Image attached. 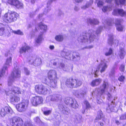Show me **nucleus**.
<instances>
[{
	"label": "nucleus",
	"mask_w": 126,
	"mask_h": 126,
	"mask_svg": "<svg viewBox=\"0 0 126 126\" xmlns=\"http://www.w3.org/2000/svg\"><path fill=\"white\" fill-rule=\"evenodd\" d=\"M95 33L93 30H88L83 32L78 37V40L80 42L90 43L93 42L96 38V36L94 34Z\"/></svg>",
	"instance_id": "nucleus-1"
},
{
	"label": "nucleus",
	"mask_w": 126,
	"mask_h": 126,
	"mask_svg": "<svg viewBox=\"0 0 126 126\" xmlns=\"http://www.w3.org/2000/svg\"><path fill=\"white\" fill-rule=\"evenodd\" d=\"M18 16V14L15 12L9 11L3 16L2 20L7 23H10L16 21Z\"/></svg>",
	"instance_id": "nucleus-2"
},
{
	"label": "nucleus",
	"mask_w": 126,
	"mask_h": 126,
	"mask_svg": "<svg viewBox=\"0 0 126 126\" xmlns=\"http://www.w3.org/2000/svg\"><path fill=\"white\" fill-rule=\"evenodd\" d=\"M20 76V71L18 67H15L11 75L9 77L8 80V85H10L13 83L16 78H19Z\"/></svg>",
	"instance_id": "nucleus-3"
},
{
	"label": "nucleus",
	"mask_w": 126,
	"mask_h": 126,
	"mask_svg": "<svg viewBox=\"0 0 126 126\" xmlns=\"http://www.w3.org/2000/svg\"><path fill=\"white\" fill-rule=\"evenodd\" d=\"M109 87V84L108 82L104 81L103 85L101 90L97 89L94 90L92 93V95H96L98 97L103 94L105 90H106Z\"/></svg>",
	"instance_id": "nucleus-4"
},
{
	"label": "nucleus",
	"mask_w": 126,
	"mask_h": 126,
	"mask_svg": "<svg viewBox=\"0 0 126 126\" xmlns=\"http://www.w3.org/2000/svg\"><path fill=\"white\" fill-rule=\"evenodd\" d=\"M107 62L105 60H101L100 63L97 66V69L95 71H94V77H96L97 76V74L100 70V72L102 73L104 72L106 68H107L108 65L107 63Z\"/></svg>",
	"instance_id": "nucleus-5"
},
{
	"label": "nucleus",
	"mask_w": 126,
	"mask_h": 126,
	"mask_svg": "<svg viewBox=\"0 0 126 126\" xmlns=\"http://www.w3.org/2000/svg\"><path fill=\"white\" fill-rule=\"evenodd\" d=\"M29 102V100H23L21 102L16 105V108L19 112L24 111L27 109Z\"/></svg>",
	"instance_id": "nucleus-6"
},
{
	"label": "nucleus",
	"mask_w": 126,
	"mask_h": 126,
	"mask_svg": "<svg viewBox=\"0 0 126 126\" xmlns=\"http://www.w3.org/2000/svg\"><path fill=\"white\" fill-rule=\"evenodd\" d=\"M9 121L10 124L12 126H22L23 125L22 119L18 117H13Z\"/></svg>",
	"instance_id": "nucleus-7"
},
{
	"label": "nucleus",
	"mask_w": 126,
	"mask_h": 126,
	"mask_svg": "<svg viewBox=\"0 0 126 126\" xmlns=\"http://www.w3.org/2000/svg\"><path fill=\"white\" fill-rule=\"evenodd\" d=\"M35 88L36 92L40 94L46 95L49 91L47 87L43 85H36Z\"/></svg>",
	"instance_id": "nucleus-8"
},
{
	"label": "nucleus",
	"mask_w": 126,
	"mask_h": 126,
	"mask_svg": "<svg viewBox=\"0 0 126 126\" xmlns=\"http://www.w3.org/2000/svg\"><path fill=\"white\" fill-rule=\"evenodd\" d=\"M65 103L67 105H69L71 107L75 109H77L79 107L78 104L75 99L70 97H67L65 98Z\"/></svg>",
	"instance_id": "nucleus-9"
},
{
	"label": "nucleus",
	"mask_w": 126,
	"mask_h": 126,
	"mask_svg": "<svg viewBox=\"0 0 126 126\" xmlns=\"http://www.w3.org/2000/svg\"><path fill=\"white\" fill-rule=\"evenodd\" d=\"M11 57H10L7 59L2 70L0 71V79L4 75L6 71H7V68L11 65Z\"/></svg>",
	"instance_id": "nucleus-10"
},
{
	"label": "nucleus",
	"mask_w": 126,
	"mask_h": 126,
	"mask_svg": "<svg viewBox=\"0 0 126 126\" xmlns=\"http://www.w3.org/2000/svg\"><path fill=\"white\" fill-rule=\"evenodd\" d=\"M48 79L49 80V81H48L46 78H44L43 80V82L51 87L54 88H56L57 85V80L58 79L57 77V78Z\"/></svg>",
	"instance_id": "nucleus-11"
},
{
	"label": "nucleus",
	"mask_w": 126,
	"mask_h": 126,
	"mask_svg": "<svg viewBox=\"0 0 126 126\" xmlns=\"http://www.w3.org/2000/svg\"><path fill=\"white\" fill-rule=\"evenodd\" d=\"M118 106L115 104L112 101L107 108V111L109 113L112 111L116 112L118 110H122V109L121 108L118 109Z\"/></svg>",
	"instance_id": "nucleus-12"
},
{
	"label": "nucleus",
	"mask_w": 126,
	"mask_h": 126,
	"mask_svg": "<svg viewBox=\"0 0 126 126\" xmlns=\"http://www.w3.org/2000/svg\"><path fill=\"white\" fill-rule=\"evenodd\" d=\"M43 101V98L39 96H36L32 97L31 101L32 104L34 106H37L42 103Z\"/></svg>",
	"instance_id": "nucleus-13"
},
{
	"label": "nucleus",
	"mask_w": 126,
	"mask_h": 126,
	"mask_svg": "<svg viewBox=\"0 0 126 126\" xmlns=\"http://www.w3.org/2000/svg\"><path fill=\"white\" fill-rule=\"evenodd\" d=\"M12 83L10 85H8L9 86V91H8L7 94L11 95V94H13L15 93L17 94H21L20 89L18 87H16L14 86H12Z\"/></svg>",
	"instance_id": "nucleus-14"
},
{
	"label": "nucleus",
	"mask_w": 126,
	"mask_h": 126,
	"mask_svg": "<svg viewBox=\"0 0 126 126\" xmlns=\"http://www.w3.org/2000/svg\"><path fill=\"white\" fill-rule=\"evenodd\" d=\"M61 96L58 94H52L47 97V100H50L51 101H57L61 99Z\"/></svg>",
	"instance_id": "nucleus-15"
},
{
	"label": "nucleus",
	"mask_w": 126,
	"mask_h": 126,
	"mask_svg": "<svg viewBox=\"0 0 126 126\" xmlns=\"http://www.w3.org/2000/svg\"><path fill=\"white\" fill-rule=\"evenodd\" d=\"M87 92L85 91H76L74 93V95L77 98H84L85 96L86 95Z\"/></svg>",
	"instance_id": "nucleus-16"
},
{
	"label": "nucleus",
	"mask_w": 126,
	"mask_h": 126,
	"mask_svg": "<svg viewBox=\"0 0 126 126\" xmlns=\"http://www.w3.org/2000/svg\"><path fill=\"white\" fill-rule=\"evenodd\" d=\"M13 111L10 107H5L2 108L1 110L0 114L2 116H4L6 114L10 113L12 114Z\"/></svg>",
	"instance_id": "nucleus-17"
},
{
	"label": "nucleus",
	"mask_w": 126,
	"mask_h": 126,
	"mask_svg": "<svg viewBox=\"0 0 126 126\" xmlns=\"http://www.w3.org/2000/svg\"><path fill=\"white\" fill-rule=\"evenodd\" d=\"M112 14L114 15H119L121 16H126V12L122 9H115L113 10Z\"/></svg>",
	"instance_id": "nucleus-18"
},
{
	"label": "nucleus",
	"mask_w": 126,
	"mask_h": 126,
	"mask_svg": "<svg viewBox=\"0 0 126 126\" xmlns=\"http://www.w3.org/2000/svg\"><path fill=\"white\" fill-rule=\"evenodd\" d=\"M57 75L56 71L55 70H51L49 71L47 74L48 79L57 78Z\"/></svg>",
	"instance_id": "nucleus-19"
},
{
	"label": "nucleus",
	"mask_w": 126,
	"mask_h": 126,
	"mask_svg": "<svg viewBox=\"0 0 126 126\" xmlns=\"http://www.w3.org/2000/svg\"><path fill=\"white\" fill-rule=\"evenodd\" d=\"M59 108L61 110L62 112L64 114L68 115L70 113L69 109L66 107L64 106L62 104H59L58 106Z\"/></svg>",
	"instance_id": "nucleus-20"
},
{
	"label": "nucleus",
	"mask_w": 126,
	"mask_h": 126,
	"mask_svg": "<svg viewBox=\"0 0 126 126\" xmlns=\"http://www.w3.org/2000/svg\"><path fill=\"white\" fill-rule=\"evenodd\" d=\"M75 79L71 78L67 79L66 82V85L68 87L70 88L74 87Z\"/></svg>",
	"instance_id": "nucleus-21"
},
{
	"label": "nucleus",
	"mask_w": 126,
	"mask_h": 126,
	"mask_svg": "<svg viewBox=\"0 0 126 126\" xmlns=\"http://www.w3.org/2000/svg\"><path fill=\"white\" fill-rule=\"evenodd\" d=\"M121 20L119 19H116L115 21V24L116 25V29L119 31H122L123 28V27L120 24Z\"/></svg>",
	"instance_id": "nucleus-22"
},
{
	"label": "nucleus",
	"mask_w": 126,
	"mask_h": 126,
	"mask_svg": "<svg viewBox=\"0 0 126 126\" xmlns=\"http://www.w3.org/2000/svg\"><path fill=\"white\" fill-rule=\"evenodd\" d=\"M71 53V51L64 49L61 52V55L63 57L66 59H67L66 57L69 56Z\"/></svg>",
	"instance_id": "nucleus-23"
},
{
	"label": "nucleus",
	"mask_w": 126,
	"mask_h": 126,
	"mask_svg": "<svg viewBox=\"0 0 126 126\" xmlns=\"http://www.w3.org/2000/svg\"><path fill=\"white\" fill-rule=\"evenodd\" d=\"M113 36H109V38L108 39V43L110 45H111L113 44H114L116 46H117L119 42V41L117 40H115L113 41Z\"/></svg>",
	"instance_id": "nucleus-24"
},
{
	"label": "nucleus",
	"mask_w": 126,
	"mask_h": 126,
	"mask_svg": "<svg viewBox=\"0 0 126 126\" xmlns=\"http://www.w3.org/2000/svg\"><path fill=\"white\" fill-rule=\"evenodd\" d=\"M10 96V100L12 103L17 102L20 101V98L15 95L14 94L9 95Z\"/></svg>",
	"instance_id": "nucleus-25"
},
{
	"label": "nucleus",
	"mask_w": 126,
	"mask_h": 126,
	"mask_svg": "<svg viewBox=\"0 0 126 126\" xmlns=\"http://www.w3.org/2000/svg\"><path fill=\"white\" fill-rule=\"evenodd\" d=\"M103 116L102 111L101 110L98 111L95 120V121L96 122L100 120L102 121L103 120Z\"/></svg>",
	"instance_id": "nucleus-26"
},
{
	"label": "nucleus",
	"mask_w": 126,
	"mask_h": 126,
	"mask_svg": "<svg viewBox=\"0 0 126 126\" xmlns=\"http://www.w3.org/2000/svg\"><path fill=\"white\" fill-rule=\"evenodd\" d=\"M38 27H39L41 30L43 31V32H41V34H43L44 32H45L47 30V26L42 22L38 24Z\"/></svg>",
	"instance_id": "nucleus-27"
},
{
	"label": "nucleus",
	"mask_w": 126,
	"mask_h": 126,
	"mask_svg": "<svg viewBox=\"0 0 126 126\" xmlns=\"http://www.w3.org/2000/svg\"><path fill=\"white\" fill-rule=\"evenodd\" d=\"M102 79L100 78L96 79L93 80L91 83V85L92 86H94L99 84L102 81Z\"/></svg>",
	"instance_id": "nucleus-28"
},
{
	"label": "nucleus",
	"mask_w": 126,
	"mask_h": 126,
	"mask_svg": "<svg viewBox=\"0 0 126 126\" xmlns=\"http://www.w3.org/2000/svg\"><path fill=\"white\" fill-rule=\"evenodd\" d=\"M103 23L105 25L104 27H105L107 25L111 26L113 24H114V22L113 19H110L107 20H103L102 21Z\"/></svg>",
	"instance_id": "nucleus-29"
},
{
	"label": "nucleus",
	"mask_w": 126,
	"mask_h": 126,
	"mask_svg": "<svg viewBox=\"0 0 126 126\" xmlns=\"http://www.w3.org/2000/svg\"><path fill=\"white\" fill-rule=\"evenodd\" d=\"M125 54V53L124 48L120 47V51L118 53L120 58L121 59H123L124 57Z\"/></svg>",
	"instance_id": "nucleus-30"
},
{
	"label": "nucleus",
	"mask_w": 126,
	"mask_h": 126,
	"mask_svg": "<svg viewBox=\"0 0 126 126\" xmlns=\"http://www.w3.org/2000/svg\"><path fill=\"white\" fill-rule=\"evenodd\" d=\"M30 47L27 45H25L23 46L20 49V53H22L24 52H25L28 50L30 49Z\"/></svg>",
	"instance_id": "nucleus-31"
},
{
	"label": "nucleus",
	"mask_w": 126,
	"mask_h": 126,
	"mask_svg": "<svg viewBox=\"0 0 126 126\" xmlns=\"http://www.w3.org/2000/svg\"><path fill=\"white\" fill-rule=\"evenodd\" d=\"M52 0H48L47 2V7L44 10V13L46 14L47 12H48L50 10L51 8L49 7L50 4L52 3Z\"/></svg>",
	"instance_id": "nucleus-32"
},
{
	"label": "nucleus",
	"mask_w": 126,
	"mask_h": 126,
	"mask_svg": "<svg viewBox=\"0 0 126 126\" xmlns=\"http://www.w3.org/2000/svg\"><path fill=\"white\" fill-rule=\"evenodd\" d=\"M73 59L76 61H78L80 59L79 54L76 52H73L72 54Z\"/></svg>",
	"instance_id": "nucleus-33"
},
{
	"label": "nucleus",
	"mask_w": 126,
	"mask_h": 126,
	"mask_svg": "<svg viewBox=\"0 0 126 126\" xmlns=\"http://www.w3.org/2000/svg\"><path fill=\"white\" fill-rule=\"evenodd\" d=\"M87 21L88 23L92 25L97 24L99 23V21L98 20L94 19H91L89 18L87 19Z\"/></svg>",
	"instance_id": "nucleus-34"
},
{
	"label": "nucleus",
	"mask_w": 126,
	"mask_h": 126,
	"mask_svg": "<svg viewBox=\"0 0 126 126\" xmlns=\"http://www.w3.org/2000/svg\"><path fill=\"white\" fill-rule=\"evenodd\" d=\"M14 6L17 8H21L23 7V4L18 0H16Z\"/></svg>",
	"instance_id": "nucleus-35"
},
{
	"label": "nucleus",
	"mask_w": 126,
	"mask_h": 126,
	"mask_svg": "<svg viewBox=\"0 0 126 126\" xmlns=\"http://www.w3.org/2000/svg\"><path fill=\"white\" fill-rule=\"evenodd\" d=\"M42 34H41L38 35V37L35 40V43L38 44H40L41 43L42 40Z\"/></svg>",
	"instance_id": "nucleus-36"
},
{
	"label": "nucleus",
	"mask_w": 126,
	"mask_h": 126,
	"mask_svg": "<svg viewBox=\"0 0 126 126\" xmlns=\"http://www.w3.org/2000/svg\"><path fill=\"white\" fill-rule=\"evenodd\" d=\"M93 1L92 0L90 1L89 2H88L85 5L81 7V9L83 10L85 9H86L89 7L93 4Z\"/></svg>",
	"instance_id": "nucleus-37"
},
{
	"label": "nucleus",
	"mask_w": 126,
	"mask_h": 126,
	"mask_svg": "<svg viewBox=\"0 0 126 126\" xmlns=\"http://www.w3.org/2000/svg\"><path fill=\"white\" fill-rule=\"evenodd\" d=\"M74 87H76L80 86L82 84V81L79 80L75 79Z\"/></svg>",
	"instance_id": "nucleus-38"
},
{
	"label": "nucleus",
	"mask_w": 126,
	"mask_h": 126,
	"mask_svg": "<svg viewBox=\"0 0 126 126\" xmlns=\"http://www.w3.org/2000/svg\"><path fill=\"white\" fill-rule=\"evenodd\" d=\"M55 39L58 41L61 42L63 40V37L62 35H56L55 37Z\"/></svg>",
	"instance_id": "nucleus-39"
},
{
	"label": "nucleus",
	"mask_w": 126,
	"mask_h": 126,
	"mask_svg": "<svg viewBox=\"0 0 126 126\" xmlns=\"http://www.w3.org/2000/svg\"><path fill=\"white\" fill-rule=\"evenodd\" d=\"M125 0H115V2L117 5H124L125 4Z\"/></svg>",
	"instance_id": "nucleus-40"
},
{
	"label": "nucleus",
	"mask_w": 126,
	"mask_h": 126,
	"mask_svg": "<svg viewBox=\"0 0 126 126\" xmlns=\"http://www.w3.org/2000/svg\"><path fill=\"white\" fill-rule=\"evenodd\" d=\"M3 25L0 24V35H2L4 33V32L5 29L3 27Z\"/></svg>",
	"instance_id": "nucleus-41"
},
{
	"label": "nucleus",
	"mask_w": 126,
	"mask_h": 126,
	"mask_svg": "<svg viewBox=\"0 0 126 126\" xmlns=\"http://www.w3.org/2000/svg\"><path fill=\"white\" fill-rule=\"evenodd\" d=\"M102 10L104 12H105L107 11H110L112 10V8L108 6H104L103 8L102 9Z\"/></svg>",
	"instance_id": "nucleus-42"
},
{
	"label": "nucleus",
	"mask_w": 126,
	"mask_h": 126,
	"mask_svg": "<svg viewBox=\"0 0 126 126\" xmlns=\"http://www.w3.org/2000/svg\"><path fill=\"white\" fill-rule=\"evenodd\" d=\"M8 91H9V89H7L6 90H5L3 88H0V93L1 94H6L7 95H10V94H7Z\"/></svg>",
	"instance_id": "nucleus-43"
},
{
	"label": "nucleus",
	"mask_w": 126,
	"mask_h": 126,
	"mask_svg": "<svg viewBox=\"0 0 126 126\" xmlns=\"http://www.w3.org/2000/svg\"><path fill=\"white\" fill-rule=\"evenodd\" d=\"M34 63L36 64L37 65H40L41 63V59L39 58L36 59L34 62Z\"/></svg>",
	"instance_id": "nucleus-44"
},
{
	"label": "nucleus",
	"mask_w": 126,
	"mask_h": 126,
	"mask_svg": "<svg viewBox=\"0 0 126 126\" xmlns=\"http://www.w3.org/2000/svg\"><path fill=\"white\" fill-rule=\"evenodd\" d=\"M16 0H8L7 3L11 5L14 6Z\"/></svg>",
	"instance_id": "nucleus-45"
},
{
	"label": "nucleus",
	"mask_w": 126,
	"mask_h": 126,
	"mask_svg": "<svg viewBox=\"0 0 126 126\" xmlns=\"http://www.w3.org/2000/svg\"><path fill=\"white\" fill-rule=\"evenodd\" d=\"M12 31V32L15 34L21 35L23 34V32L21 31L20 30H18L17 31H13V30Z\"/></svg>",
	"instance_id": "nucleus-46"
},
{
	"label": "nucleus",
	"mask_w": 126,
	"mask_h": 126,
	"mask_svg": "<svg viewBox=\"0 0 126 126\" xmlns=\"http://www.w3.org/2000/svg\"><path fill=\"white\" fill-rule=\"evenodd\" d=\"M112 50L111 48H110L109 49L108 52L105 53V55L106 56H108L112 54Z\"/></svg>",
	"instance_id": "nucleus-47"
},
{
	"label": "nucleus",
	"mask_w": 126,
	"mask_h": 126,
	"mask_svg": "<svg viewBox=\"0 0 126 126\" xmlns=\"http://www.w3.org/2000/svg\"><path fill=\"white\" fill-rule=\"evenodd\" d=\"M76 120L77 121V122L78 123L81 122L82 121V118L81 116L79 115H77Z\"/></svg>",
	"instance_id": "nucleus-48"
},
{
	"label": "nucleus",
	"mask_w": 126,
	"mask_h": 126,
	"mask_svg": "<svg viewBox=\"0 0 126 126\" xmlns=\"http://www.w3.org/2000/svg\"><path fill=\"white\" fill-rule=\"evenodd\" d=\"M84 103L85 105L86 106V109H89L91 107L90 105L87 101H85L84 102Z\"/></svg>",
	"instance_id": "nucleus-49"
},
{
	"label": "nucleus",
	"mask_w": 126,
	"mask_h": 126,
	"mask_svg": "<svg viewBox=\"0 0 126 126\" xmlns=\"http://www.w3.org/2000/svg\"><path fill=\"white\" fill-rule=\"evenodd\" d=\"M102 29V27H98L97 29L96 32V34H98L100 33Z\"/></svg>",
	"instance_id": "nucleus-50"
},
{
	"label": "nucleus",
	"mask_w": 126,
	"mask_h": 126,
	"mask_svg": "<svg viewBox=\"0 0 126 126\" xmlns=\"http://www.w3.org/2000/svg\"><path fill=\"white\" fill-rule=\"evenodd\" d=\"M60 66L64 71H67L66 67L65 66L64 64L61 63L60 64Z\"/></svg>",
	"instance_id": "nucleus-51"
},
{
	"label": "nucleus",
	"mask_w": 126,
	"mask_h": 126,
	"mask_svg": "<svg viewBox=\"0 0 126 126\" xmlns=\"http://www.w3.org/2000/svg\"><path fill=\"white\" fill-rule=\"evenodd\" d=\"M125 79V77L123 76H121L118 78V80L122 82L124 81Z\"/></svg>",
	"instance_id": "nucleus-52"
},
{
	"label": "nucleus",
	"mask_w": 126,
	"mask_h": 126,
	"mask_svg": "<svg viewBox=\"0 0 126 126\" xmlns=\"http://www.w3.org/2000/svg\"><path fill=\"white\" fill-rule=\"evenodd\" d=\"M120 119L121 120H124L126 119V113L125 114L122 115L120 117Z\"/></svg>",
	"instance_id": "nucleus-53"
},
{
	"label": "nucleus",
	"mask_w": 126,
	"mask_h": 126,
	"mask_svg": "<svg viewBox=\"0 0 126 126\" xmlns=\"http://www.w3.org/2000/svg\"><path fill=\"white\" fill-rule=\"evenodd\" d=\"M98 123L97 124L96 126H103L104 125L103 121L102 122L98 121Z\"/></svg>",
	"instance_id": "nucleus-54"
},
{
	"label": "nucleus",
	"mask_w": 126,
	"mask_h": 126,
	"mask_svg": "<svg viewBox=\"0 0 126 126\" xmlns=\"http://www.w3.org/2000/svg\"><path fill=\"white\" fill-rule=\"evenodd\" d=\"M125 65H121L120 68H119V69L121 71H124L125 70Z\"/></svg>",
	"instance_id": "nucleus-55"
},
{
	"label": "nucleus",
	"mask_w": 126,
	"mask_h": 126,
	"mask_svg": "<svg viewBox=\"0 0 126 126\" xmlns=\"http://www.w3.org/2000/svg\"><path fill=\"white\" fill-rule=\"evenodd\" d=\"M35 121L38 123H40L41 121L39 118L38 117H36L34 119Z\"/></svg>",
	"instance_id": "nucleus-56"
},
{
	"label": "nucleus",
	"mask_w": 126,
	"mask_h": 126,
	"mask_svg": "<svg viewBox=\"0 0 126 126\" xmlns=\"http://www.w3.org/2000/svg\"><path fill=\"white\" fill-rule=\"evenodd\" d=\"M103 2L101 1H99L97 3V6L99 7H100L102 6L103 4Z\"/></svg>",
	"instance_id": "nucleus-57"
},
{
	"label": "nucleus",
	"mask_w": 126,
	"mask_h": 126,
	"mask_svg": "<svg viewBox=\"0 0 126 126\" xmlns=\"http://www.w3.org/2000/svg\"><path fill=\"white\" fill-rule=\"evenodd\" d=\"M25 126H32L31 123L30 122H26L25 123Z\"/></svg>",
	"instance_id": "nucleus-58"
},
{
	"label": "nucleus",
	"mask_w": 126,
	"mask_h": 126,
	"mask_svg": "<svg viewBox=\"0 0 126 126\" xmlns=\"http://www.w3.org/2000/svg\"><path fill=\"white\" fill-rule=\"evenodd\" d=\"M93 46L92 45H90L88 47H84L81 49H84L85 48H88V49H91L93 47Z\"/></svg>",
	"instance_id": "nucleus-59"
},
{
	"label": "nucleus",
	"mask_w": 126,
	"mask_h": 126,
	"mask_svg": "<svg viewBox=\"0 0 126 126\" xmlns=\"http://www.w3.org/2000/svg\"><path fill=\"white\" fill-rule=\"evenodd\" d=\"M24 70L25 74L27 75H28L30 74L29 71L26 68H24Z\"/></svg>",
	"instance_id": "nucleus-60"
},
{
	"label": "nucleus",
	"mask_w": 126,
	"mask_h": 126,
	"mask_svg": "<svg viewBox=\"0 0 126 126\" xmlns=\"http://www.w3.org/2000/svg\"><path fill=\"white\" fill-rule=\"evenodd\" d=\"M51 112V111L50 110H48L45 111L44 112V114L45 115H48Z\"/></svg>",
	"instance_id": "nucleus-61"
},
{
	"label": "nucleus",
	"mask_w": 126,
	"mask_h": 126,
	"mask_svg": "<svg viewBox=\"0 0 126 126\" xmlns=\"http://www.w3.org/2000/svg\"><path fill=\"white\" fill-rule=\"evenodd\" d=\"M107 94L108 96L107 98L108 100H109L111 98V94L108 92L107 93Z\"/></svg>",
	"instance_id": "nucleus-62"
},
{
	"label": "nucleus",
	"mask_w": 126,
	"mask_h": 126,
	"mask_svg": "<svg viewBox=\"0 0 126 126\" xmlns=\"http://www.w3.org/2000/svg\"><path fill=\"white\" fill-rule=\"evenodd\" d=\"M97 103L99 104L103 103V101L101 99H100L99 100H97Z\"/></svg>",
	"instance_id": "nucleus-63"
},
{
	"label": "nucleus",
	"mask_w": 126,
	"mask_h": 126,
	"mask_svg": "<svg viewBox=\"0 0 126 126\" xmlns=\"http://www.w3.org/2000/svg\"><path fill=\"white\" fill-rule=\"evenodd\" d=\"M114 73L112 71L109 74V76L110 77L114 76Z\"/></svg>",
	"instance_id": "nucleus-64"
}]
</instances>
